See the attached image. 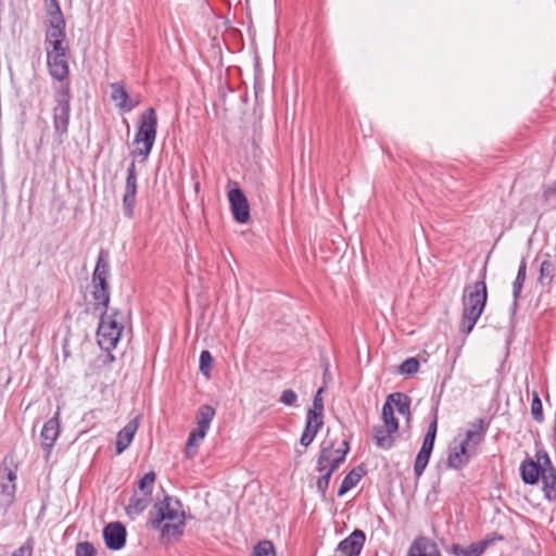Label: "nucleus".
<instances>
[{
  "label": "nucleus",
  "instance_id": "nucleus-1",
  "mask_svg": "<svg viewBox=\"0 0 556 556\" xmlns=\"http://www.w3.org/2000/svg\"><path fill=\"white\" fill-rule=\"evenodd\" d=\"M47 65L50 76L56 80L53 85L52 119L54 134L62 143L68 134L71 119V83L67 53H48Z\"/></svg>",
  "mask_w": 556,
  "mask_h": 556
},
{
  "label": "nucleus",
  "instance_id": "nucleus-2",
  "mask_svg": "<svg viewBox=\"0 0 556 556\" xmlns=\"http://www.w3.org/2000/svg\"><path fill=\"white\" fill-rule=\"evenodd\" d=\"M148 527L157 530L163 540L177 541L184 534L186 515L181 502L168 494L157 498L149 511Z\"/></svg>",
  "mask_w": 556,
  "mask_h": 556
},
{
  "label": "nucleus",
  "instance_id": "nucleus-3",
  "mask_svg": "<svg viewBox=\"0 0 556 556\" xmlns=\"http://www.w3.org/2000/svg\"><path fill=\"white\" fill-rule=\"evenodd\" d=\"M484 278L485 273L479 281L464 289L460 331L465 334L471 332L485 307L488 290Z\"/></svg>",
  "mask_w": 556,
  "mask_h": 556
},
{
  "label": "nucleus",
  "instance_id": "nucleus-4",
  "mask_svg": "<svg viewBox=\"0 0 556 556\" xmlns=\"http://www.w3.org/2000/svg\"><path fill=\"white\" fill-rule=\"evenodd\" d=\"M156 112L153 108H149L139 117V126L134 139L137 148L131 152L134 156L141 157V161L148 160L156 139Z\"/></svg>",
  "mask_w": 556,
  "mask_h": 556
},
{
  "label": "nucleus",
  "instance_id": "nucleus-5",
  "mask_svg": "<svg viewBox=\"0 0 556 556\" xmlns=\"http://www.w3.org/2000/svg\"><path fill=\"white\" fill-rule=\"evenodd\" d=\"M18 465L13 454L5 455L0 463V511L7 514L15 502Z\"/></svg>",
  "mask_w": 556,
  "mask_h": 556
},
{
  "label": "nucleus",
  "instance_id": "nucleus-6",
  "mask_svg": "<svg viewBox=\"0 0 556 556\" xmlns=\"http://www.w3.org/2000/svg\"><path fill=\"white\" fill-rule=\"evenodd\" d=\"M99 311L101 312V317L97 330L98 343L102 350L110 352L116 348L123 332L124 325L118 319V311H113L111 314H108V309Z\"/></svg>",
  "mask_w": 556,
  "mask_h": 556
},
{
  "label": "nucleus",
  "instance_id": "nucleus-7",
  "mask_svg": "<svg viewBox=\"0 0 556 556\" xmlns=\"http://www.w3.org/2000/svg\"><path fill=\"white\" fill-rule=\"evenodd\" d=\"M214 417L215 409L211 405L205 404L199 407L195 415L197 427L189 433L186 443L185 454L188 458L197 454L198 446L205 438Z\"/></svg>",
  "mask_w": 556,
  "mask_h": 556
},
{
  "label": "nucleus",
  "instance_id": "nucleus-8",
  "mask_svg": "<svg viewBox=\"0 0 556 556\" xmlns=\"http://www.w3.org/2000/svg\"><path fill=\"white\" fill-rule=\"evenodd\" d=\"M437 431H438V418L435 415L433 420L430 422V425L428 427L427 433L425 434V438L422 441L421 448L419 450V452L415 458L414 473H415L416 478H419L422 476V473L429 463V459H430V456H431V453H432L433 446H434Z\"/></svg>",
  "mask_w": 556,
  "mask_h": 556
},
{
  "label": "nucleus",
  "instance_id": "nucleus-9",
  "mask_svg": "<svg viewBox=\"0 0 556 556\" xmlns=\"http://www.w3.org/2000/svg\"><path fill=\"white\" fill-rule=\"evenodd\" d=\"M334 443L331 440H324L321 443V448L319 452V456L317 459V470L319 472H327L332 476V473L340 467V465L344 462L346 456V450H337V457H332Z\"/></svg>",
  "mask_w": 556,
  "mask_h": 556
},
{
  "label": "nucleus",
  "instance_id": "nucleus-10",
  "mask_svg": "<svg viewBox=\"0 0 556 556\" xmlns=\"http://www.w3.org/2000/svg\"><path fill=\"white\" fill-rule=\"evenodd\" d=\"M476 455V452L464 445V443H460L458 438H455L448 445L446 466L451 469L460 470L465 468Z\"/></svg>",
  "mask_w": 556,
  "mask_h": 556
},
{
  "label": "nucleus",
  "instance_id": "nucleus-11",
  "mask_svg": "<svg viewBox=\"0 0 556 556\" xmlns=\"http://www.w3.org/2000/svg\"><path fill=\"white\" fill-rule=\"evenodd\" d=\"M137 197V169L136 164L132 161L127 169V176L125 181V192L123 195V212L127 218H132L135 215Z\"/></svg>",
  "mask_w": 556,
  "mask_h": 556
},
{
  "label": "nucleus",
  "instance_id": "nucleus-12",
  "mask_svg": "<svg viewBox=\"0 0 556 556\" xmlns=\"http://www.w3.org/2000/svg\"><path fill=\"white\" fill-rule=\"evenodd\" d=\"M228 201L233 219L240 224H245L250 219V206L244 192L235 187L228 190Z\"/></svg>",
  "mask_w": 556,
  "mask_h": 556
},
{
  "label": "nucleus",
  "instance_id": "nucleus-13",
  "mask_svg": "<svg viewBox=\"0 0 556 556\" xmlns=\"http://www.w3.org/2000/svg\"><path fill=\"white\" fill-rule=\"evenodd\" d=\"M469 429L466 430L464 437L458 435V441L477 453L478 446L484 441L489 430V424L483 418H478L470 422Z\"/></svg>",
  "mask_w": 556,
  "mask_h": 556
},
{
  "label": "nucleus",
  "instance_id": "nucleus-14",
  "mask_svg": "<svg viewBox=\"0 0 556 556\" xmlns=\"http://www.w3.org/2000/svg\"><path fill=\"white\" fill-rule=\"evenodd\" d=\"M110 88L111 99L122 112H130L141 102L139 96H129L123 83H112Z\"/></svg>",
  "mask_w": 556,
  "mask_h": 556
},
{
  "label": "nucleus",
  "instance_id": "nucleus-15",
  "mask_svg": "<svg viewBox=\"0 0 556 556\" xmlns=\"http://www.w3.org/2000/svg\"><path fill=\"white\" fill-rule=\"evenodd\" d=\"M126 528L119 522H110L103 529V539L109 549L119 551L126 544Z\"/></svg>",
  "mask_w": 556,
  "mask_h": 556
},
{
  "label": "nucleus",
  "instance_id": "nucleus-16",
  "mask_svg": "<svg viewBox=\"0 0 556 556\" xmlns=\"http://www.w3.org/2000/svg\"><path fill=\"white\" fill-rule=\"evenodd\" d=\"M365 540V533L356 529L338 544L337 552L341 553L343 556H358L363 549Z\"/></svg>",
  "mask_w": 556,
  "mask_h": 556
},
{
  "label": "nucleus",
  "instance_id": "nucleus-17",
  "mask_svg": "<svg viewBox=\"0 0 556 556\" xmlns=\"http://www.w3.org/2000/svg\"><path fill=\"white\" fill-rule=\"evenodd\" d=\"M60 435V421L59 414L54 417L50 418L45 422L40 437H41V446L46 451V457L48 458L52 447Z\"/></svg>",
  "mask_w": 556,
  "mask_h": 556
},
{
  "label": "nucleus",
  "instance_id": "nucleus-18",
  "mask_svg": "<svg viewBox=\"0 0 556 556\" xmlns=\"http://www.w3.org/2000/svg\"><path fill=\"white\" fill-rule=\"evenodd\" d=\"M407 556H442L434 541L427 536H418L410 544Z\"/></svg>",
  "mask_w": 556,
  "mask_h": 556
},
{
  "label": "nucleus",
  "instance_id": "nucleus-19",
  "mask_svg": "<svg viewBox=\"0 0 556 556\" xmlns=\"http://www.w3.org/2000/svg\"><path fill=\"white\" fill-rule=\"evenodd\" d=\"M543 459L544 465H546V468H543V471L541 472L543 491L548 501H556V470L552 466L547 454H544Z\"/></svg>",
  "mask_w": 556,
  "mask_h": 556
},
{
  "label": "nucleus",
  "instance_id": "nucleus-20",
  "mask_svg": "<svg viewBox=\"0 0 556 556\" xmlns=\"http://www.w3.org/2000/svg\"><path fill=\"white\" fill-rule=\"evenodd\" d=\"M92 298L94 300V309H108L110 302L109 279L91 280Z\"/></svg>",
  "mask_w": 556,
  "mask_h": 556
},
{
  "label": "nucleus",
  "instance_id": "nucleus-21",
  "mask_svg": "<svg viewBox=\"0 0 556 556\" xmlns=\"http://www.w3.org/2000/svg\"><path fill=\"white\" fill-rule=\"evenodd\" d=\"M139 427V417H135L117 432L116 435V453H123L132 442L134 437Z\"/></svg>",
  "mask_w": 556,
  "mask_h": 556
},
{
  "label": "nucleus",
  "instance_id": "nucleus-22",
  "mask_svg": "<svg viewBox=\"0 0 556 556\" xmlns=\"http://www.w3.org/2000/svg\"><path fill=\"white\" fill-rule=\"evenodd\" d=\"M397 430H391L387 425H376L372 427V439L377 447L390 450L394 445L393 434Z\"/></svg>",
  "mask_w": 556,
  "mask_h": 556
},
{
  "label": "nucleus",
  "instance_id": "nucleus-23",
  "mask_svg": "<svg viewBox=\"0 0 556 556\" xmlns=\"http://www.w3.org/2000/svg\"><path fill=\"white\" fill-rule=\"evenodd\" d=\"M543 468H546V465L535 463L533 460L525 462L521 464L520 471L521 478L527 484H534L538 482L539 478H541V472Z\"/></svg>",
  "mask_w": 556,
  "mask_h": 556
},
{
  "label": "nucleus",
  "instance_id": "nucleus-24",
  "mask_svg": "<svg viewBox=\"0 0 556 556\" xmlns=\"http://www.w3.org/2000/svg\"><path fill=\"white\" fill-rule=\"evenodd\" d=\"M488 545L486 541L471 543L467 546L460 544H453L451 553L455 556H481Z\"/></svg>",
  "mask_w": 556,
  "mask_h": 556
},
{
  "label": "nucleus",
  "instance_id": "nucleus-25",
  "mask_svg": "<svg viewBox=\"0 0 556 556\" xmlns=\"http://www.w3.org/2000/svg\"><path fill=\"white\" fill-rule=\"evenodd\" d=\"M110 254L108 251L101 249L97 258L96 268L92 274L93 280L109 279L110 278Z\"/></svg>",
  "mask_w": 556,
  "mask_h": 556
},
{
  "label": "nucleus",
  "instance_id": "nucleus-26",
  "mask_svg": "<svg viewBox=\"0 0 556 556\" xmlns=\"http://www.w3.org/2000/svg\"><path fill=\"white\" fill-rule=\"evenodd\" d=\"M324 421L306 416L305 428L301 435L300 443L303 446H308L315 439L317 432L323 427Z\"/></svg>",
  "mask_w": 556,
  "mask_h": 556
},
{
  "label": "nucleus",
  "instance_id": "nucleus-27",
  "mask_svg": "<svg viewBox=\"0 0 556 556\" xmlns=\"http://www.w3.org/2000/svg\"><path fill=\"white\" fill-rule=\"evenodd\" d=\"M390 404L393 406V410L396 409L400 415H410V397L402 392H395L387 397Z\"/></svg>",
  "mask_w": 556,
  "mask_h": 556
},
{
  "label": "nucleus",
  "instance_id": "nucleus-28",
  "mask_svg": "<svg viewBox=\"0 0 556 556\" xmlns=\"http://www.w3.org/2000/svg\"><path fill=\"white\" fill-rule=\"evenodd\" d=\"M364 468L357 466L353 468L342 480L341 485L338 490V496H343L352 488H354L362 479L364 475Z\"/></svg>",
  "mask_w": 556,
  "mask_h": 556
},
{
  "label": "nucleus",
  "instance_id": "nucleus-29",
  "mask_svg": "<svg viewBox=\"0 0 556 556\" xmlns=\"http://www.w3.org/2000/svg\"><path fill=\"white\" fill-rule=\"evenodd\" d=\"M48 13V28L65 29V20L58 0H51Z\"/></svg>",
  "mask_w": 556,
  "mask_h": 556
},
{
  "label": "nucleus",
  "instance_id": "nucleus-30",
  "mask_svg": "<svg viewBox=\"0 0 556 556\" xmlns=\"http://www.w3.org/2000/svg\"><path fill=\"white\" fill-rule=\"evenodd\" d=\"M150 502L151 496L146 494L138 496L135 492V494L129 498L126 511L128 515H140L149 506Z\"/></svg>",
  "mask_w": 556,
  "mask_h": 556
},
{
  "label": "nucleus",
  "instance_id": "nucleus-31",
  "mask_svg": "<svg viewBox=\"0 0 556 556\" xmlns=\"http://www.w3.org/2000/svg\"><path fill=\"white\" fill-rule=\"evenodd\" d=\"M545 258L542 261L540 266L539 282L541 285H549L553 281L555 275V264L551 260L549 254L544 255Z\"/></svg>",
  "mask_w": 556,
  "mask_h": 556
},
{
  "label": "nucleus",
  "instance_id": "nucleus-32",
  "mask_svg": "<svg viewBox=\"0 0 556 556\" xmlns=\"http://www.w3.org/2000/svg\"><path fill=\"white\" fill-rule=\"evenodd\" d=\"M526 275H527V262L523 258L520 262L516 279L513 283V295H514L515 304L517 303V301L520 296V293H521V290L523 287V282L526 280Z\"/></svg>",
  "mask_w": 556,
  "mask_h": 556
},
{
  "label": "nucleus",
  "instance_id": "nucleus-33",
  "mask_svg": "<svg viewBox=\"0 0 556 556\" xmlns=\"http://www.w3.org/2000/svg\"><path fill=\"white\" fill-rule=\"evenodd\" d=\"M382 425H387L391 428V430H399V420L394 416L393 406L390 404V401H386L382 406Z\"/></svg>",
  "mask_w": 556,
  "mask_h": 556
},
{
  "label": "nucleus",
  "instance_id": "nucleus-34",
  "mask_svg": "<svg viewBox=\"0 0 556 556\" xmlns=\"http://www.w3.org/2000/svg\"><path fill=\"white\" fill-rule=\"evenodd\" d=\"M321 392H323V389H319L317 391L316 395L314 396L313 405L306 413L307 417L323 420L324 403L320 397Z\"/></svg>",
  "mask_w": 556,
  "mask_h": 556
},
{
  "label": "nucleus",
  "instance_id": "nucleus-35",
  "mask_svg": "<svg viewBox=\"0 0 556 556\" xmlns=\"http://www.w3.org/2000/svg\"><path fill=\"white\" fill-rule=\"evenodd\" d=\"M155 479L156 476L153 471L147 472L138 482L139 491H141L142 494L152 496Z\"/></svg>",
  "mask_w": 556,
  "mask_h": 556
},
{
  "label": "nucleus",
  "instance_id": "nucleus-36",
  "mask_svg": "<svg viewBox=\"0 0 556 556\" xmlns=\"http://www.w3.org/2000/svg\"><path fill=\"white\" fill-rule=\"evenodd\" d=\"M253 556H276L274 544L267 540L258 542L254 546Z\"/></svg>",
  "mask_w": 556,
  "mask_h": 556
},
{
  "label": "nucleus",
  "instance_id": "nucleus-37",
  "mask_svg": "<svg viewBox=\"0 0 556 556\" xmlns=\"http://www.w3.org/2000/svg\"><path fill=\"white\" fill-rule=\"evenodd\" d=\"M531 415L538 422H542L544 420L542 402L535 392L533 393V399L531 402Z\"/></svg>",
  "mask_w": 556,
  "mask_h": 556
},
{
  "label": "nucleus",
  "instance_id": "nucleus-38",
  "mask_svg": "<svg viewBox=\"0 0 556 556\" xmlns=\"http://www.w3.org/2000/svg\"><path fill=\"white\" fill-rule=\"evenodd\" d=\"M419 369V362L415 357L405 359L400 366V372L402 375L412 376Z\"/></svg>",
  "mask_w": 556,
  "mask_h": 556
},
{
  "label": "nucleus",
  "instance_id": "nucleus-39",
  "mask_svg": "<svg viewBox=\"0 0 556 556\" xmlns=\"http://www.w3.org/2000/svg\"><path fill=\"white\" fill-rule=\"evenodd\" d=\"M213 357L211 353L206 350L202 351L200 354V371L206 377H210V372L212 369Z\"/></svg>",
  "mask_w": 556,
  "mask_h": 556
},
{
  "label": "nucleus",
  "instance_id": "nucleus-40",
  "mask_svg": "<svg viewBox=\"0 0 556 556\" xmlns=\"http://www.w3.org/2000/svg\"><path fill=\"white\" fill-rule=\"evenodd\" d=\"M65 40L46 41V53H67L68 48L64 43Z\"/></svg>",
  "mask_w": 556,
  "mask_h": 556
},
{
  "label": "nucleus",
  "instance_id": "nucleus-41",
  "mask_svg": "<svg viewBox=\"0 0 556 556\" xmlns=\"http://www.w3.org/2000/svg\"><path fill=\"white\" fill-rule=\"evenodd\" d=\"M76 556H96L97 549L93 544L88 541L79 542L75 548Z\"/></svg>",
  "mask_w": 556,
  "mask_h": 556
},
{
  "label": "nucleus",
  "instance_id": "nucleus-42",
  "mask_svg": "<svg viewBox=\"0 0 556 556\" xmlns=\"http://www.w3.org/2000/svg\"><path fill=\"white\" fill-rule=\"evenodd\" d=\"M296 400V393L291 389H287L282 391L279 401L287 406H292L295 404Z\"/></svg>",
  "mask_w": 556,
  "mask_h": 556
},
{
  "label": "nucleus",
  "instance_id": "nucleus-43",
  "mask_svg": "<svg viewBox=\"0 0 556 556\" xmlns=\"http://www.w3.org/2000/svg\"><path fill=\"white\" fill-rule=\"evenodd\" d=\"M65 40V29L47 28L46 41Z\"/></svg>",
  "mask_w": 556,
  "mask_h": 556
},
{
  "label": "nucleus",
  "instance_id": "nucleus-44",
  "mask_svg": "<svg viewBox=\"0 0 556 556\" xmlns=\"http://www.w3.org/2000/svg\"><path fill=\"white\" fill-rule=\"evenodd\" d=\"M331 476L327 472L323 471L321 476L318 478L316 482L317 490L320 492L323 496H325L327 489L329 486Z\"/></svg>",
  "mask_w": 556,
  "mask_h": 556
},
{
  "label": "nucleus",
  "instance_id": "nucleus-45",
  "mask_svg": "<svg viewBox=\"0 0 556 556\" xmlns=\"http://www.w3.org/2000/svg\"><path fill=\"white\" fill-rule=\"evenodd\" d=\"M12 556H31V547L30 546H21L16 549Z\"/></svg>",
  "mask_w": 556,
  "mask_h": 556
},
{
  "label": "nucleus",
  "instance_id": "nucleus-46",
  "mask_svg": "<svg viewBox=\"0 0 556 556\" xmlns=\"http://www.w3.org/2000/svg\"><path fill=\"white\" fill-rule=\"evenodd\" d=\"M341 450H346V454L349 453L350 445H349V441L348 440H343L342 441V448Z\"/></svg>",
  "mask_w": 556,
  "mask_h": 556
},
{
  "label": "nucleus",
  "instance_id": "nucleus-47",
  "mask_svg": "<svg viewBox=\"0 0 556 556\" xmlns=\"http://www.w3.org/2000/svg\"><path fill=\"white\" fill-rule=\"evenodd\" d=\"M328 366H329L328 364L325 365V372L328 371Z\"/></svg>",
  "mask_w": 556,
  "mask_h": 556
}]
</instances>
